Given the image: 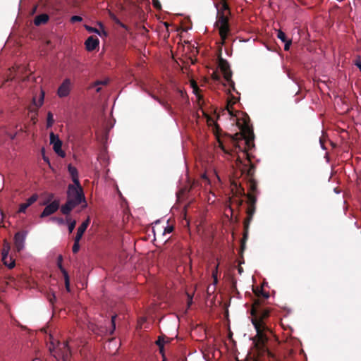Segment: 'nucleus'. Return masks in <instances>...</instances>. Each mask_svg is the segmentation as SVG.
<instances>
[{
    "instance_id": "21",
    "label": "nucleus",
    "mask_w": 361,
    "mask_h": 361,
    "mask_svg": "<svg viewBox=\"0 0 361 361\" xmlns=\"http://www.w3.org/2000/svg\"><path fill=\"white\" fill-rule=\"evenodd\" d=\"M68 172L70 173L72 180L74 183V185H80L79 180H78V173L76 168L72 166L71 165H69L68 167Z\"/></svg>"
},
{
    "instance_id": "59",
    "label": "nucleus",
    "mask_w": 361,
    "mask_h": 361,
    "mask_svg": "<svg viewBox=\"0 0 361 361\" xmlns=\"http://www.w3.org/2000/svg\"><path fill=\"white\" fill-rule=\"evenodd\" d=\"M162 361H166V357H163V360Z\"/></svg>"
},
{
    "instance_id": "1",
    "label": "nucleus",
    "mask_w": 361,
    "mask_h": 361,
    "mask_svg": "<svg viewBox=\"0 0 361 361\" xmlns=\"http://www.w3.org/2000/svg\"><path fill=\"white\" fill-rule=\"evenodd\" d=\"M253 292L257 298L254 300L250 310L251 321L257 332L252 338V344L259 357L267 356L269 361H279L268 346L269 341L273 335L272 331L267 324L270 310L262 307V300L267 299L269 293L258 287L253 289Z\"/></svg>"
},
{
    "instance_id": "28",
    "label": "nucleus",
    "mask_w": 361,
    "mask_h": 361,
    "mask_svg": "<svg viewBox=\"0 0 361 361\" xmlns=\"http://www.w3.org/2000/svg\"><path fill=\"white\" fill-rule=\"evenodd\" d=\"M80 240H77V238H74V244L72 247V251L73 253H77L80 250L79 242Z\"/></svg>"
},
{
    "instance_id": "4",
    "label": "nucleus",
    "mask_w": 361,
    "mask_h": 361,
    "mask_svg": "<svg viewBox=\"0 0 361 361\" xmlns=\"http://www.w3.org/2000/svg\"><path fill=\"white\" fill-rule=\"evenodd\" d=\"M224 11H228V6L226 3L222 4V9L221 11H218L217 20L215 23L216 26L219 29V35L222 40V44H224L229 33H230V25L228 22V16L224 13Z\"/></svg>"
},
{
    "instance_id": "51",
    "label": "nucleus",
    "mask_w": 361,
    "mask_h": 361,
    "mask_svg": "<svg viewBox=\"0 0 361 361\" xmlns=\"http://www.w3.org/2000/svg\"><path fill=\"white\" fill-rule=\"evenodd\" d=\"M9 250V245L7 244L6 247H4L3 251H2V256L4 255V253L6 254V252H8Z\"/></svg>"
},
{
    "instance_id": "53",
    "label": "nucleus",
    "mask_w": 361,
    "mask_h": 361,
    "mask_svg": "<svg viewBox=\"0 0 361 361\" xmlns=\"http://www.w3.org/2000/svg\"><path fill=\"white\" fill-rule=\"evenodd\" d=\"M327 141L329 142V144L332 146L333 148H336L337 147L336 143L334 142L333 141L329 140H328Z\"/></svg>"
},
{
    "instance_id": "24",
    "label": "nucleus",
    "mask_w": 361,
    "mask_h": 361,
    "mask_svg": "<svg viewBox=\"0 0 361 361\" xmlns=\"http://www.w3.org/2000/svg\"><path fill=\"white\" fill-rule=\"evenodd\" d=\"M241 138H246V142H247V152H250L253 148H255V142H254V138L255 137H241Z\"/></svg>"
},
{
    "instance_id": "47",
    "label": "nucleus",
    "mask_w": 361,
    "mask_h": 361,
    "mask_svg": "<svg viewBox=\"0 0 361 361\" xmlns=\"http://www.w3.org/2000/svg\"><path fill=\"white\" fill-rule=\"evenodd\" d=\"M54 198V194L51 193L49 195V197H48V199L46 202H44L42 204L43 205H45L47 204L49 202H50L52 199Z\"/></svg>"
},
{
    "instance_id": "6",
    "label": "nucleus",
    "mask_w": 361,
    "mask_h": 361,
    "mask_svg": "<svg viewBox=\"0 0 361 361\" xmlns=\"http://www.w3.org/2000/svg\"><path fill=\"white\" fill-rule=\"evenodd\" d=\"M192 86L193 87L194 92L197 94V100H198V104L200 106V110L202 115L204 116L207 118V124L209 126H212L214 130V135H221L219 133L220 128L219 126L215 123L214 120L209 116V115L204 111V110L202 108L201 101L203 99L202 97L197 94V92L199 91V87H197V84L193 81L192 82Z\"/></svg>"
},
{
    "instance_id": "3",
    "label": "nucleus",
    "mask_w": 361,
    "mask_h": 361,
    "mask_svg": "<svg viewBox=\"0 0 361 361\" xmlns=\"http://www.w3.org/2000/svg\"><path fill=\"white\" fill-rule=\"evenodd\" d=\"M50 346L49 350L51 353L55 349H57L56 352L53 355L57 361H71V352L68 346V342L64 341L60 343L55 340L51 335H49Z\"/></svg>"
},
{
    "instance_id": "2",
    "label": "nucleus",
    "mask_w": 361,
    "mask_h": 361,
    "mask_svg": "<svg viewBox=\"0 0 361 361\" xmlns=\"http://www.w3.org/2000/svg\"><path fill=\"white\" fill-rule=\"evenodd\" d=\"M255 170L256 166L254 164H251L249 166L247 164H244L241 169L242 173L245 175L248 184V192L247 194L245 193L243 188L240 189V197L245 196L247 198V208L246 210L247 216L243 222L244 232L240 245L241 255H243V252L245 249V243L248 238L250 224L256 211L257 197L259 193L257 187V182L255 178Z\"/></svg>"
},
{
    "instance_id": "26",
    "label": "nucleus",
    "mask_w": 361,
    "mask_h": 361,
    "mask_svg": "<svg viewBox=\"0 0 361 361\" xmlns=\"http://www.w3.org/2000/svg\"><path fill=\"white\" fill-rule=\"evenodd\" d=\"M66 221L68 223V231L72 233L75 227L76 221L75 220L71 221L70 217H66Z\"/></svg>"
},
{
    "instance_id": "58",
    "label": "nucleus",
    "mask_w": 361,
    "mask_h": 361,
    "mask_svg": "<svg viewBox=\"0 0 361 361\" xmlns=\"http://www.w3.org/2000/svg\"><path fill=\"white\" fill-rule=\"evenodd\" d=\"M49 135L54 136V135H56L53 132H51Z\"/></svg>"
},
{
    "instance_id": "34",
    "label": "nucleus",
    "mask_w": 361,
    "mask_h": 361,
    "mask_svg": "<svg viewBox=\"0 0 361 361\" xmlns=\"http://www.w3.org/2000/svg\"><path fill=\"white\" fill-rule=\"evenodd\" d=\"M82 20V17L78 16H73L71 18V22L73 23H76V22H80Z\"/></svg>"
},
{
    "instance_id": "7",
    "label": "nucleus",
    "mask_w": 361,
    "mask_h": 361,
    "mask_svg": "<svg viewBox=\"0 0 361 361\" xmlns=\"http://www.w3.org/2000/svg\"><path fill=\"white\" fill-rule=\"evenodd\" d=\"M231 141L232 142V149H236V153L241 152L244 154L246 155V158L249 164L250 165L252 163L251 159L253 157L251 152H247V142H246V138H241V137H230Z\"/></svg>"
},
{
    "instance_id": "48",
    "label": "nucleus",
    "mask_w": 361,
    "mask_h": 361,
    "mask_svg": "<svg viewBox=\"0 0 361 361\" xmlns=\"http://www.w3.org/2000/svg\"><path fill=\"white\" fill-rule=\"evenodd\" d=\"M212 77V79L214 80L217 81V80H220V76L216 73H213Z\"/></svg>"
},
{
    "instance_id": "11",
    "label": "nucleus",
    "mask_w": 361,
    "mask_h": 361,
    "mask_svg": "<svg viewBox=\"0 0 361 361\" xmlns=\"http://www.w3.org/2000/svg\"><path fill=\"white\" fill-rule=\"evenodd\" d=\"M219 68L221 69L222 73L224 74V78L226 80H231V78H232V72L230 68V66L228 62L220 57L219 59L218 63Z\"/></svg>"
},
{
    "instance_id": "19",
    "label": "nucleus",
    "mask_w": 361,
    "mask_h": 361,
    "mask_svg": "<svg viewBox=\"0 0 361 361\" xmlns=\"http://www.w3.org/2000/svg\"><path fill=\"white\" fill-rule=\"evenodd\" d=\"M90 223V217H88L78 227L76 235L75 237V238H77V240H80L82 238V237L84 233L85 232L87 228L88 227Z\"/></svg>"
},
{
    "instance_id": "16",
    "label": "nucleus",
    "mask_w": 361,
    "mask_h": 361,
    "mask_svg": "<svg viewBox=\"0 0 361 361\" xmlns=\"http://www.w3.org/2000/svg\"><path fill=\"white\" fill-rule=\"evenodd\" d=\"M38 198L39 196L37 194H33L30 197H29L26 200L25 202L20 204L18 212L25 214L26 212L27 209L32 204H34L38 200Z\"/></svg>"
},
{
    "instance_id": "30",
    "label": "nucleus",
    "mask_w": 361,
    "mask_h": 361,
    "mask_svg": "<svg viewBox=\"0 0 361 361\" xmlns=\"http://www.w3.org/2000/svg\"><path fill=\"white\" fill-rule=\"evenodd\" d=\"M277 37L280 39L283 42H286L287 40L286 34L281 30H278Z\"/></svg>"
},
{
    "instance_id": "40",
    "label": "nucleus",
    "mask_w": 361,
    "mask_h": 361,
    "mask_svg": "<svg viewBox=\"0 0 361 361\" xmlns=\"http://www.w3.org/2000/svg\"><path fill=\"white\" fill-rule=\"evenodd\" d=\"M173 231V226H168L164 228V234L171 233Z\"/></svg>"
},
{
    "instance_id": "42",
    "label": "nucleus",
    "mask_w": 361,
    "mask_h": 361,
    "mask_svg": "<svg viewBox=\"0 0 361 361\" xmlns=\"http://www.w3.org/2000/svg\"><path fill=\"white\" fill-rule=\"evenodd\" d=\"M285 43L284 49L286 51L289 49V47L292 43V41L290 39H287L286 42H283Z\"/></svg>"
},
{
    "instance_id": "14",
    "label": "nucleus",
    "mask_w": 361,
    "mask_h": 361,
    "mask_svg": "<svg viewBox=\"0 0 361 361\" xmlns=\"http://www.w3.org/2000/svg\"><path fill=\"white\" fill-rule=\"evenodd\" d=\"M71 80L68 78L65 79L58 89V96L59 97H67L71 92Z\"/></svg>"
},
{
    "instance_id": "18",
    "label": "nucleus",
    "mask_w": 361,
    "mask_h": 361,
    "mask_svg": "<svg viewBox=\"0 0 361 361\" xmlns=\"http://www.w3.org/2000/svg\"><path fill=\"white\" fill-rule=\"evenodd\" d=\"M61 261H62V256L60 255L59 257L58 267H59V269L61 270V271L63 274V276L64 277L66 289V290L68 292H70L71 291V288H70V279H69V276H68V274L67 271L63 267V266L61 264Z\"/></svg>"
},
{
    "instance_id": "49",
    "label": "nucleus",
    "mask_w": 361,
    "mask_h": 361,
    "mask_svg": "<svg viewBox=\"0 0 361 361\" xmlns=\"http://www.w3.org/2000/svg\"><path fill=\"white\" fill-rule=\"evenodd\" d=\"M49 302L53 304L54 302V301L56 300V296L54 295V294H52L49 297Z\"/></svg>"
},
{
    "instance_id": "33",
    "label": "nucleus",
    "mask_w": 361,
    "mask_h": 361,
    "mask_svg": "<svg viewBox=\"0 0 361 361\" xmlns=\"http://www.w3.org/2000/svg\"><path fill=\"white\" fill-rule=\"evenodd\" d=\"M85 27L90 32H95L99 35V32L97 28L92 27L87 25H85Z\"/></svg>"
},
{
    "instance_id": "45",
    "label": "nucleus",
    "mask_w": 361,
    "mask_h": 361,
    "mask_svg": "<svg viewBox=\"0 0 361 361\" xmlns=\"http://www.w3.org/2000/svg\"><path fill=\"white\" fill-rule=\"evenodd\" d=\"M53 219L55 220L60 225L64 224L65 223L64 220L60 217L53 218Z\"/></svg>"
},
{
    "instance_id": "9",
    "label": "nucleus",
    "mask_w": 361,
    "mask_h": 361,
    "mask_svg": "<svg viewBox=\"0 0 361 361\" xmlns=\"http://www.w3.org/2000/svg\"><path fill=\"white\" fill-rule=\"evenodd\" d=\"M44 98V91L41 90L39 98L37 99V97L35 96L33 97L32 102L28 106V109H27L28 114L34 123H35V120L37 118L36 116L37 115V110L43 104Z\"/></svg>"
},
{
    "instance_id": "36",
    "label": "nucleus",
    "mask_w": 361,
    "mask_h": 361,
    "mask_svg": "<svg viewBox=\"0 0 361 361\" xmlns=\"http://www.w3.org/2000/svg\"><path fill=\"white\" fill-rule=\"evenodd\" d=\"M152 4L156 9L160 10L161 8V5L159 0H152Z\"/></svg>"
},
{
    "instance_id": "32",
    "label": "nucleus",
    "mask_w": 361,
    "mask_h": 361,
    "mask_svg": "<svg viewBox=\"0 0 361 361\" xmlns=\"http://www.w3.org/2000/svg\"><path fill=\"white\" fill-rule=\"evenodd\" d=\"M117 315L115 314V315H113L111 317V325H112V329L110 331V334H113L114 331H115L116 329V318Z\"/></svg>"
},
{
    "instance_id": "12",
    "label": "nucleus",
    "mask_w": 361,
    "mask_h": 361,
    "mask_svg": "<svg viewBox=\"0 0 361 361\" xmlns=\"http://www.w3.org/2000/svg\"><path fill=\"white\" fill-rule=\"evenodd\" d=\"M223 137H216L218 147H220L226 154H231L232 152H236V149H232V142L231 137H228V142H225L221 140Z\"/></svg>"
},
{
    "instance_id": "52",
    "label": "nucleus",
    "mask_w": 361,
    "mask_h": 361,
    "mask_svg": "<svg viewBox=\"0 0 361 361\" xmlns=\"http://www.w3.org/2000/svg\"><path fill=\"white\" fill-rule=\"evenodd\" d=\"M192 302V298L191 296H190L188 295V307L191 305Z\"/></svg>"
},
{
    "instance_id": "20",
    "label": "nucleus",
    "mask_w": 361,
    "mask_h": 361,
    "mask_svg": "<svg viewBox=\"0 0 361 361\" xmlns=\"http://www.w3.org/2000/svg\"><path fill=\"white\" fill-rule=\"evenodd\" d=\"M49 16L46 13H42L40 15L37 16L35 18L34 23L35 25L39 26L43 24H45L49 20Z\"/></svg>"
},
{
    "instance_id": "56",
    "label": "nucleus",
    "mask_w": 361,
    "mask_h": 361,
    "mask_svg": "<svg viewBox=\"0 0 361 361\" xmlns=\"http://www.w3.org/2000/svg\"><path fill=\"white\" fill-rule=\"evenodd\" d=\"M43 159H44V160L46 162H48V163H49V159H48L47 157H45L44 156V157H43Z\"/></svg>"
},
{
    "instance_id": "57",
    "label": "nucleus",
    "mask_w": 361,
    "mask_h": 361,
    "mask_svg": "<svg viewBox=\"0 0 361 361\" xmlns=\"http://www.w3.org/2000/svg\"><path fill=\"white\" fill-rule=\"evenodd\" d=\"M100 90H101V88H100V87H98V88L96 90V91H97V92H100Z\"/></svg>"
},
{
    "instance_id": "31",
    "label": "nucleus",
    "mask_w": 361,
    "mask_h": 361,
    "mask_svg": "<svg viewBox=\"0 0 361 361\" xmlns=\"http://www.w3.org/2000/svg\"><path fill=\"white\" fill-rule=\"evenodd\" d=\"M167 342H169V341H167ZM155 343L158 346H164L166 341H165L164 336H160L158 337V339Z\"/></svg>"
},
{
    "instance_id": "23",
    "label": "nucleus",
    "mask_w": 361,
    "mask_h": 361,
    "mask_svg": "<svg viewBox=\"0 0 361 361\" xmlns=\"http://www.w3.org/2000/svg\"><path fill=\"white\" fill-rule=\"evenodd\" d=\"M7 259H8V251L6 252V254L4 253L3 262H4V265L8 267L9 269H13L16 265L15 261L13 260L11 258H10V262H8Z\"/></svg>"
},
{
    "instance_id": "41",
    "label": "nucleus",
    "mask_w": 361,
    "mask_h": 361,
    "mask_svg": "<svg viewBox=\"0 0 361 361\" xmlns=\"http://www.w3.org/2000/svg\"><path fill=\"white\" fill-rule=\"evenodd\" d=\"M234 202H235L236 205L240 207L243 204V200L240 198L235 199L233 200Z\"/></svg>"
},
{
    "instance_id": "29",
    "label": "nucleus",
    "mask_w": 361,
    "mask_h": 361,
    "mask_svg": "<svg viewBox=\"0 0 361 361\" xmlns=\"http://www.w3.org/2000/svg\"><path fill=\"white\" fill-rule=\"evenodd\" d=\"M54 118L53 114L51 112H48L47 114V127H50L54 123Z\"/></svg>"
},
{
    "instance_id": "35",
    "label": "nucleus",
    "mask_w": 361,
    "mask_h": 361,
    "mask_svg": "<svg viewBox=\"0 0 361 361\" xmlns=\"http://www.w3.org/2000/svg\"><path fill=\"white\" fill-rule=\"evenodd\" d=\"M111 128H112V126L110 123H106L105 127H104V135H107L109 133V130Z\"/></svg>"
},
{
    "instance_id": "15",
    "label": "nucleus",
    "mask_w": 361,
    "mask_h": 361,
    "mask_svg": "<svg viewBox=\"0 0 361 361\" xmlns=\"http://www.w3.org/2000/svg\"><path fill=\"white\" fill-rule=\"evenodd\" d=\"M50 143L53 145V149L61 157L66 156L65 152L62 150V142L59 140V137H50Z\"/></svg>"
},
{
    "instance_id": "25",
    "label": "nucleus",
    "mask_w": 361,
    "mask_h": 361,
    "mask_svg": "<svg viewBox=\"0 0 361 361\" xmlns=\"http://www.w3.org/2000/svg\"><path fill=\"white\" fill-rule=\"evenodd\" d=\"M237 102V98H235V97H233V95L231 96V99L228 102V104H227V106H226V109L228 110V111L229 112V114L233 116V113H232V105L235 104Z\"/></svg>"
},
{
    "instance_id": "39",
    "label": "nucleus",
    "mask_w": 361,
    "mask_h": 361,
    "mask_svg": "<svg viewBox=\"0 0 361 361\" xmlns=\"http://www.w3.org/2000/svg\"><path fill=\"white\" fill-rule=\"evenodd\" d=\"M218 264L216 266L215 269L212 271V276L214 278V283H217V270H218Z\"/></svg>"
},
{
    "instance_id": "44",
    "label": "nucleus",
    "mask_w": 361,
    "mask_h": 361,
    "mask_svg": "<svg viewBox=\"0 0 361 361\" xmlns=\"http://www.w3.org/2000/svg\"><path fill=\"white\" fill-rule=\"evenodd\" d=\"M354 64L359 68V70L361 71V60L360 59H357L355 61Z\"/></svg>"
},
{
    "instance_id": "13",
    "label": "nucleus",
    "mask_w": 361,
    "mask_h": 361,
    "mask_svg": "<svg viewBox=\"0 0 361 361\" xmlns=\"http://www.w3.org/2000/svg\"><path fill=\"white\" fill-rule=\"evenodd\" d=\"M26 234V231H19L14 235V245L18 252L21 251L24 247Z\"/></svg>"
},
{
    "instance_id": "10",
    "label": "nucleus",
    "mask_w": 361,
    "mask_h": 361,
    "mask_svg": "<svg viewBox=\"0 0 361 361\" xmlns=\"http://www.w3.org/2000/svg\"><path fill=\"white\" fill-rule=\"evenodd\" d=\"M46 207L40 214L41 218H44L54 214L59 208L60 203L59 200H55L49 204H45Z\"/></svg>"
},
{
    "instance_id": "22",
    "label": "nucleus",
    "mask_w": 361,
    "mask_h": 361,
    "mask_svg": "<svg viewBox=\"0 0 361 361\" xmlns=\"http://www.w3.org/2000/svg\"><path fill=\"white\" fill-rule=\"evenodd\" d=\"M75 207V204L67 200L66 202L61 206V212L63 214L68 216Z\"/></svg>"
},
{
    "instance_id": "54",
    "label": "nucleus",
    "mask_w": 361,
    "mask_h": 361,
    "mask_svg": "<svg viewBox=\"0 0 361 361\" xmlns=\"http://www.w3.org/2000/svg\"><path fill=\"white\" fill-rule=\"evenodd\" d=\"M114 20H115V21L117 23H119L122 27H124V25H123L122 23H120L119 20H118L117 18H116V17H114L113 18Z\"/></svg>"
},
{
    "instance_id": "8",
    "label": "nucleus",
    "mask_w": 361,
    "mask_h": 361,
    "mask_svg": "<svg viewBox=\"0 0 361 361\" xmlns=\"http://www.w3.org/2000/svg\"><path fill=\"white\" fill-rule=\"evenodd\" d=\"M237 124L240 130V133H235L233 135H255L252 125L250 123L249 116L245 114L243 117L238 118ZM224 135H231L225 134Z\"/></svg>"
},
{
    "instance_id": "43",
    "label": "nucleus",
    "mask_w": 361,
    "mask_h": 361,
    "mask_svg": "<svg viewBox=\"0 0 361 361\" xmlns=\"http://www.w3.org/2000/svg\"><path fill=\"white\" fill-rule=\"evenodd\" d=\"M178 92L180 94V96L183 99H185L186 101H188V96L186 94V92H183V90H178Z\"/></svg>"
},
{
    "instance_id": "46",
    "label": "nucleus",
    "mask_w": 361,
    "mask_h": 361,
    "mask_svg": "<svg viewBox=\"0 0 361 361\" xmlns=\"http://www.w3.org/2000/svg\"><path fill=\"white\" fill-rule=\"evenodd\" d=\"M226 81L228 82L232 90L235 91V82L232 80V79L231 78V80H226Z\"/></svg>"
},
{
    "instance_id": "55",
    "label": "nucleus",
    "mask_w": 361,
    "mask_h": 361,
    "mask_svg": "<svg viewBox=\"0 0 361 361\" xmlns=\"http://www.w3.org/2000/svg\"><path fill=\"white\" fill-rule=\"evenodd\" d=\"M238 271L239 274H241L243 271V269L241 267H239L238 269Z\"/></svg>"
},
{
    "instance_id": "38",
    "label": "nucleus",
    "mask_w": 361,
    "mask_h": 361,
    "mask_svg": "<svg viewBox=\"0 0 361 361\" xmlns=\"http://www.w3.org/2000/svg\"><path fill=\"white\" fill-rule=\"evenodd\" d=\"M328 137H320L319 142H320V144L324 149H326V147H325L324 143H325V142H326V138H328Z\"/></svg>"
},
{
    "instance_id": "37",
    "label": "nucleus",
    "mask_w": 361,
    "mask_h": 361,
    "mask_svg": "<svg viewBox=\"0 0 361 361\" xmlns=\"http://www.w3.org/2000/svg\"><path fill=\"white\" fill-rule=\"evenodd\" d=\"M109 82V80H97L94 83V86H98V85H107Z\"/></svg>"
},
{
    "instance_id": "50",
    "label": "nucleus",
    "mask_w": 361,
    "mask_h": 361,
    "mask_svg": "<svg viewBox=\"0 0 361 361\" xmlns=\"http://www.w3.org/2000/svg\"><path fill=\"white\" fill-rule=\"evenodd\" d=\"M159 353L161 354L162 357H165L164 347V346H159Z\"/></svg>"
},
{
    "instance_id": "17",
    "label": "nucleus",
    "mask_w": 361,
    "mask_h": 361,
    "mask_svg": "<svg viewBox=\"0 0 361 361\" xmlns=\"http://www.w3.org/2000/svg\"><path fill=\"white\" fill-rule=\"evenodd\" d=\"M99 41L97 37L90 36L85 42V48L88 51H94L99 46Z\"/></svg>"
},
{
    "instance_id": "27",
    "label": "nucleus",
    "mask_w": 361,
    "mask_h": 361,
    "mask_svg": "<svg viewBox=\"0 0 361 361\" xmlns=\"http://www.w3.org/2000/svg\"><path fill=\"white\" fill-rule=\"evenodd\" d=\"M153 98L154 99H156L161 105H162L167 110H170L171 109V106L170 104L167 102H165L164 100H161L159 98L157 97H153Z\"/></svg>"
},
{
    "instance_id": "5",
    "label": "nucleus",
    "mask_w": 361,
    "mask_h": 361,
    "mask_svg": "<svg viewBox=\"0 0 361 361\" xmlns=\"http://www.w3.org/2000/svg\"><path fill=\"white\" fill-rule=\"evenodd\" d=\"M67 200L75 206L83 202L84 204L82 205V209L87 207L85 197L80 185H76L71 184L68 185L67 190Z\"/></svg>"
}]
</instances>
